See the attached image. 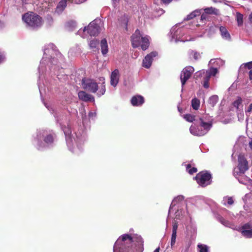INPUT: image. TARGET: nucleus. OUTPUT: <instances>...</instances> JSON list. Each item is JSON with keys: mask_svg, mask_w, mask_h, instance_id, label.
Returning <instances> with one entry per match:
<instances>
[{"mask_svg": "<svg viewBox=\"0 0 252 252\" xmlns=\"http://www.w3.org/2000/svg\"><path fill=\"white\" fill-rule=\"evenodd\" d=\"M143 241L138 235L131 237L125 234L120 236L115 242L113 252H142Z\"/></svg>", "mask_w": 252, "mask_h": 252, "instance_id": "f257e3e1", "label": "nucleus"}, {"mask_svg": "<svg viewBox=\"0 0 252 252\" xmlns=\"http://www.w3.org/2000/svg\"><path fill=\"white\" fill-rule=\"evenodd\" d=\"M187 209V202L183 195H178L175 197L171 203L168 216L175 211L174 220H180L185 217L187 213L186 211Z\"/></svg>", "mask_w": 252, "mask_h": 252, "instance_id": "f03ea898", "label": "nucleus"}, {"mask_svg": "<svg viewBox=\"0 0 252 252\" xmlns=\"http://www.w3.org/2000/svg\"><path fill=\"white\" fill-rule=\"evenodd\" d=\"M22 19L27 27L34 30L40 28L44 22L40 15L32 11H28L23 14Z\"/></svg>", "mask_w": 252, "mask_h": 252, "instance_id": "7ed1b4c3", "label": "nucleus"}, {"mask_svg": "<svg viewBox=\"0 0 252 252\" xmlns=\"http://www.w3.org/2000/svg\"><path fill=\"white\" fill-rule=\"evenodd\" d=\"M199 125L197 126H191L190 127V131L194 135L201 136L206 134L212 126L211 122H205L203 118L199 119Z\"/></svg>", "mask_w": 252, "mask_h": 252, "instance_id": "20e7f679", "label": "nucleus"}, {"mask_svg": "<svg viewBox=\"0 0 252 252\" xmlns=\"http://www.w3.org/2000/svg\"><path fill=\"white\" fill-rule=\"evenodd\" d=\"M249 169L248 161L246 158H237L233 170V175L237 177L244 174Z\"/></svg>", "mask_w": 252, "mask_h": 252, "instance_id": "39448f33", "label": "nucleus"}, {"mask_svg": "<svg viewBox=\"0 0 252 252\" xmlns=\"http://www.w3.org/2000/svg\"><path fill=\"white\" fill-rule=\"evenodd\" d=\"M195 179L200 186L205 187L211 184L212 176L207 171H202L196 174Z\"/></svg>", "mask_w": 252, "mask_h": 252, "instance_id": "423d86ee", "label": "nucleus"}, {"mask_svg": "<svg viewBox=\"0 0 252 252\" xmlns=\"http://www.w3.org/2000/svg\"><path fill=\"white\" fill-rule=\"evenodd\" d=\"M82 85L84 89L92 93H95L98 90L97 83L94 80L83 78Z\"/></svg>", "mask_w": 252, "mask_h": 252, "instance_id": "0eeeda50", "label": "nucleus"}, {"mask_svg": "<svg viewBox=\"0 0 252 252\" xmlns=\"http://www.w3.org/2000/svg\"><path fill=\"white\" fill-rule=\"evenodd\" d=\"M194 69L192 66H187L183 69L180 74V80L182 87L186 83L187 81L191 77Z\"/></svg>", "mask_w": 252, "mask_h": 252, "instance_id": "6e6552de", "label": "nucleus"}, {"mask_svg": "<svg viewBox=\"0 0 252 252\" xmlns=\"http://www.w3.org/2000/svg\"><path fill=\"white\" fill-rule=\"evenodd\" d=\"M87 31L88 34L91 36L97 35L100 31V26L96 24L95 21L91 22L87 27H85L83 31Z\"/></svg>", "mask_w": 252, "mask_h": 252, "instance_id": "1a4fd4ad", "label": "nucleus"}, {"mask_svg": "<svg viewBox=\"0 0 252 252\" xmlns=\"http://www.w3.org/2000/svg\"><path fill=\"white\" fill-rule=\"evenodd\" d=\"M143 37V36H141L140 31L138 29H137L131 36L132 46L133 48H137L139 47Z\"/></svg>", "mask_w": 252, "mask_h": 252, "instance_id": "9d476101", "label": "nucleus"}, {"mask_svg": "<svg viewBox=\"0 0 252 252\" xmlns=\"http://www.w3.org/2000/svg\"><path fill=\"white\" fill-rule=\"evenodd\" d=\"M196 79H198L199 78H202L203 80V87L207 89L209 87V81L211 77V75L209 74V72H207L206 71H198L196 73Z\"/></svg>", "mask_w": 252, "mask_h": 252, "instance_id": "9b49d317", "label": "nucleus"}, {"mask_svg": "<svg viewBox=\"0 0 252 252\" xmlns=\"http://www.w3.org/2000/svg\"><path fill=\"white\" fill-rule=\"evenodd\" d=\"M196 79H198L199 78H202L203 80V87L207 89L209 87V81L211 77V75L209 74V72H207L206 71H198L196 73Z\"/></svg>", "mask_w": 252, "mask_h": 252, "instance_id": "f8f14e48", "label": "nucleus"}, {"mask_svg": "<svg viewBox=\"0 0 252 252\" xmlns=\"http://www.w3.org/2000/svg\"><path fill=\"white\" fill-rule=\"evenodd\" d=\"M158 56V52L156 51L152 52L147 54L143 60L142 66L146 68H149L152 65L153 58Z\"/></svg>", "mask_w": 252, "mask_h": 252, "instance_id": "ddd939ff", "label": "nucleus"}, {"mask_svg": "<svg viewBox=\"0 0 252 252\" xmlns=\"http://www.w3.org/2000/svg\"><path fill=\"white\" fill-rule=\"evenodd\" d=\"M241 232L244 237L248 238H252V223L248 222L245 224L242 227Z\"/></svg>", "mask_w": 252, "mask_h": 252, "instance_id": "4468645a", "label": "nucleus"}, {"mask_svg": "<svg viewBox=\"0 0 252 252\" xmlns=\"http://www.w3.org/2000/svg\"><path fill=\"white\" fill-rule=\"evenodd\" d=\"M78 94L79 99L84 101L92 102L94 100V97L92 95L88 94L84 91H80Z\"/></svg>", "mask_w": 252, "mask_h": 252, "instance_id": "2eb2a0df", "label": "nucleus"}, {"mask_svg": "<svg viewBox=\"0 0 252 252\" xmlns=\"http://www.w3.org/2000/svg\"><path fill=\"white\" fill-rule=\"evenodd\" d=\"M144 102V98L141 95H135L132 97L131 103L133 106H140Z\"/></svg>", "mask_w": 252, "mask_h": 252, "instance_id": "dca6fc26", "label": "nucleus"}, {"mask_svg": "<svg viewBox=\"0 0 252 252\" xmlns=\"http://www.w3.org/2000/svg\"><path fill=\"white\" fill-rule=\"evenodd\" d=\"M67 5V0H61L58 3L55 10V12L58 14H61Z\"/></svg>", "mask_w": 252, "mask_h": 252, "instance_id": "f3484780", "label": "nucleus"}, {"mask_svg": "<svg viewBox=\"0 0 252 252\" xmlns=\"http://www.w3.org/2000/svg\"><path fill=\"white\" fill-rule=\"evenodd\" d=\"M119 72L118 69H115L111 74V84L114 86H116L119 81Z\"/></svg>", "mask_w": 252, "mask_h": 252, "instance_id": "a211bd4d", "label": "nucleus"}, {"mask_svg": "<svg viewBox=\"0 0 252 252\" xmlns=\"http://www.w3.org/2000/svg\"><path fill=\"white\" fill-rule=\"evenodd\" d=\"M150 46L149 37L146 36L142 38L140 46L142 50L145 51L147 50Z\"/></svg>", "mask_w": 252, "mask_h": 252, "instance_id": "6ab92c4d", "label": "nucleus"}, {"mask_svg": "<svg viewBox=\"0 0 252 252\" xmlns=\"http://www.w3.org/2000/svg\"><path fill=\"white\" fill-rule=\"evenodd\" d=\"M220 31L223 38L226 40H230L231 39L230 35L225 27L220 26Z\"/></svg>", "mask_w": 252, "mask_h": 252, "instance_id": "aec40b11", "label": "nucleus"}, {"mask_svg": "<svg viewBox=\"0 0 252 252\" xmlns=\"http://www.w3.org/2000/svg\"><path fill=\"white\" fill-rule=\"evenodd\" d=\"M101 51L102 54L104 55H106L108 51V47L107 40L105 38H103L100 42Z\"/></svg>", "mask_w": 252, "mask_h": 252, "instance_id": "412c9836", "label": "nucleus"}, {"mask_svg": "<svg viewBox=\"0 0 252 252\" xmlns=\"http://www.w3.org/2000/svg\"><path fill=\"white\" fill-rule=\"evenodd\" d=\"M221 203L225 206H227V205H232L234 203L233 198L231 196H224L222 200Z\"/></svg>", "mask_w": 252, "mask_h": 252, "instance_id": "4be33fe9", "label": "nucleus"}, {"mask_svg": "<svg viewBox=\"0 0 252 252\" xmlns=\"http://www.w3.org/2000/svg\"><path fill=\"white\" fill-rule=\"evenodd\" d=\"M238 181V182L243 185H245L247 184L249 181L250 180V178H249L248 176L243 175H239L237 177L234 176Z\"/></svg>", "mask_w": 252, "mask_h": 252, "instance_id": "5701e85b", "label": "nucleus"}, {"mask_svg": "<svg viewBox=\"0 0 252 252\" xmlns=\"http://www.w3.org/2000/svg\"><path fill=\"white\" fill-rule=\"evenodd\" d=\"M201 12L199 10H195L192 11L191 13L189 14L187 17L185 19V20L188 21L192 19L196 16H198L200 15Z\"/></svg>", "mask_w": 252, "mask_h": 252, "instance_id": "b1692460", "label": "nucleus"}, {"mask_svg": "<svg viewBox=\"0 0 252 252\" xmlns=\"http://www.w3.org/2000/svg\"><path fill=\"white\" fill-rule=\"evenodd\" d=\"M205 13L207 14H214L216 15H219V10L214 7H208L204 9Z\"/></svg>", "mask_w": 252, "mask_h": 252, "instance_id": "393cba45", "label": "nucleus"}, {"mask_svg": "<svg viewBox=\"0 0 252 252\" xmlns=\"http://www.w3.org/2000/svg\"><path fill=\"white\" fill-rule=\"evenodd\" d=\"M217 219H218V220L222 224H223V225L225 226H227V227H231V225H232V224L231 223L226 220L225 219H224L222 217L220 216H219L218 217H217Z\"/></svg>", "mask_w": 252, "mask_h": 252, "instance_id": "a878e982", "label": "nucleus"}, {"mask_svg": "<svg viewBox=\"0 0 252 252\" xmlns=\"http://www.w3.org/2000/svg\"><path fill=\"white\" fill-rule=\"evenodd\" d=\"M236 20L237 25L241 27L243 25V15L240 12L236 13Z\"/></svg>", "mask_w": 252, "mask_h": 252, "instance_id": "bb28decb", "label": "nucleus"}, {"mask_svg": "<svg viewBox=\"0 0 252 252\" xmlns=\"http://www.w3.org/2000/svg\"><path fill=\"white\" fill-rule=\"evenodd\" d=\"M191 106L193 109L197 110L200 106V101L196 98H194L191 100Z\"/></svg>", "mask_w": 252, "mask_h": 252, "instance_id": "cd10ccee", "label": "nucleus"}, {"mask_svg": "<svg viewBox=\"0 0 252 252\" xmlns=\"http://www.w3.org/2000/svg\"><path fill=\"white\" fill-rule=\"evenodd\" d=\"M187 171L190 174H193L197 171V168L194 167H191L190 164H186Z\"/></svg>", "mask_w": 252, "mask_h": 252, "instance_id": "c85d7f7f", "label": "nucleus"}, {"mask_svg": "<svg viewBox=\"0 0 252 252\" xmlns=\"http://www.w3.org/2000/svg\"><path fill=\"white\" fill-rule=\"evenodd\" d=\"M178 227V222L176 220H174L173 222V228L172 235V237H177V230Z\"/></svg>", "mask_w": 252, "mask_h": 252, "instance_id": "c756f323", "label": "nucleus"}, {"mask_svg": "<svg viewBox=\"0 0 252 252\" xmlns=\"http://www.w3.org/2000/svg\"><path fill=\"white\" fill-rule=\"evenodd\" d=\"M218 101V96L217 95H213L211 96L209 100V103L212 106H214Z\"/></svg>", "mask_w": 252, "mask_h": 252, "instance_id": "7c9ffc66", "label": "nucleus"}, {"mask_svg": "<svg viewBox=\"0 0 252 252\" xmlns=\"http://www.w3.org/2000/svg\"><path fill=\"white\" fill-rule=\"evenodd\" d=\"M42 6H41V10L44 11L48 10L52 5V3L47 1H45L42 4Z\"/></svg>", "mask_w": 252, "mask_h": 252, "instance_id": "2f4dec72", "label": "nucleus"}, {"mask_svg": "<svg viewBox=\"0 0 252 252\" xmlns=\"http://www.w3.org/2000/svg\"><path fill=\"white\" fill-rule=\"evenodd\" d=\"M99 44V41L96 39H93L90 41L89 45L91 48L94 49H96L97 50L98 48H97L98 45Z\"/></svg>", "mask_w": 252, "mask_h": 252, "instance_id": "473e14b6", "label": "nucleus"}, {"mask_svg": "<svg viewBox=\"0 0 252 252\" xmlns=\"http://www.w3.org/2000/svg\"><path fill=\"white\" fill-rule=\"evenodd\" d=\"M242 99L241 97H238L237 99L234 101L233 103V105L234 107L236 108L237 109H239V106L242 104Z\"/></svg>", "mask_w": 252, "mask_h": 252, "instance_id": "72a5a7b5", "label": "nucleus"}, {"mask_svg": "<svg viewBox=\"0 0 252 252\" xmlns=\"http://www.w3.org/2000/svg\"><path fill=\"white\" fill-rule=\"evenodd\" d=\"M105 83L103 82L101 84V87L99 89L98 93H97V95L98 96H100L102 95H103L105 92Z\"/></svg>", "mask_w": 252, "mask_h": 252, "instance_id": "f704fd0d", "label": "nucleus"}, {"mask_svg": "<svg viewBox=\"0 0 252 252\" xmlns=\"http://www.w3.org/2000/svg\"><path fill=\"white\" fill-rule=\"evenodd\" d=\"M197 247L199 252H208V247L203 244H198Z\"/></svg>", "mask_w": 252, "mask_h": 252, "instance_id": "c9c22d12", "label": "nucleus"}, {"mask_svg": "<svg viewBox=\"0 0 252 252\" xmlns=\"http://www.w3.org/2000/svg\"><path fill=\"white\" fill-rule=\"evenodd\" d=\"M44 141L46 143L49 144L53 142L54 138L51 134H49L44 138Z\"/></svg>", "mask_w": 252, "mask_h": 252, "instance_id": "e433bc0d", "label": "nucleus"}, {"mask_svg": "<svg viewBox=\"0 0 252 252\" xmlns=\"http://www.w3.org/2000/svg\"><path fill=\"white\" fill-rule=\"evenodd\" d=\"M190 56H192L195 60H198L200 57V54L196 51L191 50L189 51Z\"/></svg>", "mask_w": 252, "mask_h": 252, "instance_id": "4c0bfd02", "label": "nucleus"}, {"mask_svg": "<svg viewBox=\"0 0 252 252\" xmlns=\"http://www.w3.org/2000/svg\"><path fill=\"white\" fill-rule=\"evenodd\" d=\"M195 116L190 114H186L184 116V118L186 120V121L189 122H192L193 121H195Z\"/></svg>", "mask_w": 252, "mask_h": 252, "instance_id": "58836bf2", "label": "nucleus"}, {"mask_svg": "<svg viewBox=\"0 0 252 252\" xmlns=\"http://www.w3.org/2000/svg\"><path fill=\"white\" fill-rule=\"evenodd\" d=\"M207 72H209L211 76H215L218 73V69L217 68L211 67L209 70L206 71Z\"/></svg>", "mask_w": 252, "mask_h": 252, "instance_id": "ea45409f", "label": "nucleus"}, {"mask_svg": "<svg viewBox=\"0 0 252 252\" xmlns=\"http://www.w3.org/2000/svg\"><path fill=\"white\" fill-rule=\"evenodd\" d=\"M187 229L189 231H190L191 233H195L196 232V227L195 225L191 224L187 227Z\"/></svg>", "mask_w": 252, "mask_h": 252, "instance_id": "a19ab883", "label": "nucleus"}, {"mask_svg": "<svg viewBox=\"0 0 252 252\" xmlns=\"http://www.w3.org/2000/svg\"><path fill=\"white\" fill-rule=\"evenodd\" d=\"M247 187V188L252 192V180L250 179L249 182L245 185Z\"/></svg>", "mask_w": 252, "mask_h": 252, "instance_id": "79ce46f5", "label": "nucleus"}, {"mask_svg": "<svg viewBox=\"0 0 252 252\" xmlns=\"http://www.w3.org/2000/svg\"><path fill=\"white\" fill-rule=\"evenodd\" d=\"M37 146H38V149L40 150L41 148L44 147L45 146V144L42 143V142L41 140H37Z\"/></svg>", "mask_w": 252, "mask_h": 252, "instance_id": "37998d69", "label": "nucleus"}, {"mask_svg": "<svg viewBox=\"0 0 252 252\" xmlns=\"http://www.w3.org/2000/svg\"><path fill=\"white\" fill-rule=\"evenodd\" d=\"M86 0H68L69 2L71 3H81L85 1Z\"/></svg>", "mask_w": 252, "mask_h": 252, "instance_id": "c03bdc74", "label": "nucleus"}, {"mask_svg": "<svg viewBox=\"0 0 252 252\" xmlns=\"http://www.w3.org/2000/svg\"><path fill=\"white\" fill-rule=\"evenodd\" d=\"M176 237L171 236V247H173V246L175 245V244L176 243Z\"/></svg>", "mask_w": 252, "mask_h": 252, "instance_id": "a18cd8bd", "label": "nucleus"}, {"mask_svg": "<svg viewBox=\"0 0 252 252\" xmlns=\"http://www.w3.org/2000/svg\"><path fill=\"white\" fill-rule=\"evenodd\" d=\"M246 66L248 68L251 70L252 69V62H249L246 64Z\"/></svg>", "mask_w": 252, "mask_h": 252, "instance_id": "49530a36", "label": "nucleus"}, {"mask_svg": "<svg viewBox=\"0 0 252 252\" xmlns=\"http://www.w3.org/2000/svg\"><path fill=\"white\" fill-rule=\"evenodd\" d=\"M252 111V103L250 104L247 110L246 111V112L250 113Z\"/></svg>", "mask_w": 252, "mask_h": 252, "instance_id": "de8ad7c7", "label": "nucleus"}, {"mask_svg": "<svg viewBox=\"0 0 252 252\" xmlns=\"http://www.w3.org/2000/svg\"><path fill=\"white\" fill-rule=\"evenodd\" d=\"M207 14H206V13L202 14L201 16V20H205L207 16Z\"/></svg>", "mask_w": 252, "mask_h": 252, "instance_id": "09e8293b", "label": "nucleus"}, {"mask_svg": "<svg viewBox=\"0 0 252 252\" xmlns=\"http://www.w3.org/2000/svg\"><path fill=\"white\" fill-rule=\"evenodd\" d=\"M4 59V56L0 52V63L3 61Z\"/></svg>", "mask_w": 252, "mask_h": 252, "instance_id": "8fccbe9b", "label": "nucleus"}, {"mask_svg": "<svg viewBox=\"0 0 252 252\" xmlns=\"http://www.w3.org/2000/svg\"><path fill=\"white\" fill-rule=\"evenodd\" d=\"M161 1L165 4H168L172 1V0H161Z\"/></svg>", "mask_w": 252, "mask_h": 252, "instance_id": "3c124183", "label": "nucleus"}, {"mask_svg": "<svg viewBox=\"0 0 252 252\" xmlns=\"http://www.w3.org/2000/svg\"><path fill=\"white\" fill-rule=\"evenodd\" d=\"M249 196V194H246L244 197L243 198V201H244V202L246 203V202L247 201V198Z\"/></svg>", "mask_w": 252, "mask_h": 252, "instance_id": "603ef678", "label": "nucleus"}, {"mask_svg": "<svg viewBox=\"0 0 252 252\" xmlns=\"http://www.w3.org/2000/svg\"><path fill=\"white\" fill-rule=\"evenodd\" d=\"M249 20L250 22L252 24V12L249 16Z\"/></svg>", "mask_w": 252, "mask_h": 252, "instance_id": "864d4df0", "label": "nucleus"}, {"mask_svg": "<svg viewBox=\"0 0 252 252\" xmlns=\"http://www.w3.org/2000/svg\"><path fill=\"white\" fill-rule=\"evenodd\" d=\"M249 74L250 79L252 80V69L249 71Z\"/></svg>", "mask_w": 252, "mask_h": 252, "instance_id": "5fc2aeb1", "label": "nucleus"}, {"mask_svg": "<svg viewBox=\"0 0 252 252\" xmlns=\"http://www.w3.org/2000/svg\"><path fill=\"white\" fill-rule=\"evenodd\" d=\"M249 145L251 149L252 150V139L249 142Z\"/></svg>", "mask_w": 252, "mask_h": 252, "instance_id": "6e6d98bb", "label": "nucleus"}, {"mask_svg": "<svg viewBox=\"0 0 252 252\" xmlns=\"http://www.w3.org/2000/svg\"><path fill=\"white\" fill-rule=\"evenodd\" d=\"M159 248H157L154 251V252H159Z\"/></svg>", "mask_w": 252, "mask_h": 252, "instance_id": "4d7b16f0", "label": "nucleus"}, {"mask_svg": "<svg viewBox=\"0 0 252 252\" xmlns=\"http://www.w3.org/2000/svg\"><path fill=\"white\" fill-rule=\"evenodd\" d=\"M127 21H126V29H127Z\"/></svg>", "mask_w": 252, "mask_h": 252, "instance_id": "13d9d810", "label": "nucleus"}, {"mask_svg": "<svg viewBox=\"0 0 252 252\" xmlns=\"http://www.w3.org/2000/svg\"><path fill=\"white\" fill-rule=\"evenodd\" d=\"M113 0L114 2V1L117 2V1H119V0Z\"/></svg>", "mask_w": 252, "mask_h": 252, "instance_id": "bf43d9fd", "label": "nucleus"}]
</instances>
